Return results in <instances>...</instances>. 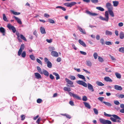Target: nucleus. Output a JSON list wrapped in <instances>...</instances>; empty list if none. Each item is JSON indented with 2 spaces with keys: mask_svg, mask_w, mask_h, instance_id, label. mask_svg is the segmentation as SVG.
Masks as SVG:
<instances>
[{
  "mask_svg": "<svg viewBox=\"0 0 124 124\" xmlns=\"http://www.w3.org/2000/svg\"><path fill=\"white\" fill-rule=\"evenodd\" d=\"M11 12L13 14L15 15H19L20 14V13L19 12H14L13 11H12Z\"/></svg>",
  "mask_w": 124,
  "mask_h": 124,
  "instance_id": "obj_46",
  "label": "nucleus"
},
{
  "mask_svg": "<svg viewBox=\"0 0 124 124\" xmlns=\"http://www.w3.org/2000/svg\"><path fill=\"white\" fill-rule=\"evenodd\" d=\"M108 117L113 116V117H111L110 118V120L114 122H117L118 123L121 122V118L118 116L116 115H111L109 114H108Z\"/></svg>",
  "mask_w": 124,
  "mask_h": 124,
  "instance_id": "obj_2",
  "label": "nucleus"
},
{
  "mask_svg": "<svg viewBox=\"0 0 124 124\" xmlns=\"http://www.w3.org/2000/svg\"><path fill=\"white\" fill-rule=\"evenodd\" d=\"M96 83L97 85L99 86H102L104 85V84H103L101 82L98 81H97L96 82Z\"/></svg>",
  "mask_w": 124,
  "mask_h": 124,
  "instance_id": "obj_22",
  "label": "nucleus"
},
{
  "mask_svg": "<svg viewBox=\"0 0 124 124\" xmlns=\"http://www.w3.org/2000/svg\"><path fill=\"white\" fill-rule=\"evenodd\" d=\"M76 3L75 2H72L70 3H64V5L68 7H71L72 6L74 5Z\"/></svg>",
  "mask_w": 124,
  "mask_h": 124,
  "instance_id": "obj_9",
  "label": "nucleus"
},
{
  "mask_svg": "<svg viewBox=\"0 0 124 124\" xmlns=\"http://www.w3.org/2000/svg\"><path fill=\"white\" fill-rule=\"evenodd\" d=\"M0 31L2 33L5 32V29L2 27H1L0 28Z\"/></svg>",
  "mask_w": 124,
  "mask_h": 124,
  "instance_id": "obj_43",
  "label": "nucleus"
},
{
  "mask_svg": "<svg viewBox=\"0 0 124 124\" xmlns=\"http://www.w3.org/2000/svg\"><path fill=\"white\" fill-rule=\"evenodd\" d=\"M40 31L41 33L42 34H45L46 33V32L45 28L42 27H40Z\"/></svg>",
  "mask_w": 124,
  "mask_h": 124,
  "instance_id": "obj_19",
  "label": "nucleus"
},
{
  "mask_svg": "<svg viewBox=\"0 0 124 124\" xmlns=\"http://www.w3.org/2000/svg\"><path fill=\"white\" fill-rule=\"evenodd\" d=\"M21 56L23 58H24L26 55V52L25 51H23L22 54H21Z\"/></svg>",
  "mask_w": 124,
  "mask_h": 124,
  "instance_id": "obj_44",
  "label": "nucleus"
},
{
  "mask_svg": "<svg viewBox=\"0 0 124 124\" xmlns=\"http://www.w3.org/2000/svg\"><path fill=\"white\" fill-rule=\"evenodd\" d=\"M13 17L15 19L16 21L19 24H22V22L20 19L15 16H14Z\"/></svg>",
  "mask_w": 124,
  "mask_h": 124,
  "instance_id": "obj_17",
  "label": "nucleus"
},
{
  "mask_svg": "<svg viewBox=\"0 0 124 124\" xmlns=\"http://www.w3.org/2000/svg\"><path fill=\"white\" fill-rule=\"evenodd\" d=\"M82 100L83 101H86L87 100V97L86 96H84L83 97Z\"/></svg>",
  "mask_w": 124,
  "mask_h": 124,
  "instance_id": "obj_54",
  "label": "nucleus"
},
{
  "mask_svg": "<svg viewBox=\"0 0 124 124\" xmlns=\"http://www.w3.org/2000/svg\"><path fill=\"white\" fill-rule=\"evenodd\" d=\"M96 8L97 9L101 11H103L104 10V9L101 7H97Z\"/></svg>",
  "mask_w": 124,
  "mask_h": 124,
  "instance_id": "obj_36",
  "label": "nucleus"
},
{
  "mask_svg": "<svg viewBox=\"0 0 124 124\" xmlns=\"http://www.w3.org/2000/svg\"><path fill=\"white\" fill-rule=\"evenodd\" d=\"M3 20L6 22H8V20H7V17L4 14H3Z\"/></svg>",
  "mask_w": 124,
  "mask_h": 124,
  "instance_id": "obj_37",
  "label": "nucleus"
},
{
  "mask_svg": "<svg viewBox=\"0 0 124 124\" xmlns=\"http://www.w3.org/2000/svg\"><path fill=\"white\" fill-rule=\"evenodd\" d=\"M69 78H70L72 80H74L76 79L75 77L73 76H70Z\"/></svg>",
  "mask_w": 124,
  "mask_h": 124,
  "instance_id": "obj_40",
  "label": "nucleus"
},
{
  "mask_svg": "<svg viewBox=\"0 0 124 124\" xmlns=\"http://www.w3.org/2000/svg\"><path fill=\"white\" fill-rule=\"evenodd\" d=\"M115 89L118 91H121L122 90V88L120 86L116 85H114Z\"/></svg>",
  "mask_w": 124,
  "mask_h": 124,
  "instance_id": "obj_10",
  "label": "nucleus"
},
{
  "mask_svg": "<svg viewBox=\"0 0 124 124\" xmlns=\"http://www.w3.org/2000/svg\"><path fill=\"white\" fill-rule=\"evenodd\" d=\"M37 102L38 103H40L42 101V99H38L37 101Z\"/></svg>",
  "mask_w": 124,
  "mask_h": 124,
  "instance_id": "obj_55",
  "label": "nucleus"
},
{
  "mask_svg": "<svg viewBox=\"0 0 124 124\" xmlns=\"http://www.w3.org/2000/svg\"><path fill=\"white\" fill-rule=\"evenodd\" d=\"M43 73L44 75L47 77H48L49 75V73L46 70L44 69H43Z\"/></svg>",
  "mask_w": 124,
  "mask_h": 124,
  "instance_id": "obj_21",
  "label": "nucleus"
},
{
  "mask_svg": "<svg viewBox=\"0 0 124 124\" xmlns=\"http://www.w3.org/2000/svg\"><path fill=\"white\" fill-rule=\"evenodd\" d=\"M115 75L117 78L120 79L121 78V75L119 73L116 72L115 73Z\"/></svg>",
  "mask_w": 124,
  "mask_h": 124,
  "instance_id": "obj_35",
  "label": "nucleus"
},
{
  "mask_svg": "<svg viewBox=\"0 0 124 124\" xmlns=\"http://www.w3.org/2000/svg\"><path fill=\"white\" fill-rule=\"evenodd\" d=\"M36 61H37V62L38 63H39L41 65H42V62H41V61L40 59H39L38 58H37L36 59Z\"/></svg>",
  "mask_w": 124,
  "mask_h": 124,
  "instance_id": "obj_53",
  "label": "nucleus"
},
{
  "mask_svg": "<svg viewBox=\"0 0 124 124\" xmlns=\"http://www.w3.org/2000/svg\"><path fill=\"white\" fill-rule=\"evenodd\" d=\"M108 11H106L105 12V18H104L102 16H100L99 18L101 20L108 22L109 19L108 14L109 12V15L112 17H113L114 16V13L112 11L111 9L108 10Z\"/></svg>",
  "mask_w": 124,
  "mask_h": 124,
  "instance_id": "obj_1",
  "label": "nucleus"
},
{
  "mask_svg": "<svg viewBox=\"0 0 124 124\" xmlns=\"http://www.w3.org/2000/svg\"><path fill=\"white\" fill-rule=\"evenodd\" d=\"M109 56L111 59L113 61H115L116 60V59L114 58V57L111 56V55H109Z\"/></svg>",
  "mask_w": 124,
  "mask_h": 124,
  "instance_id": "obj_59",
  "label": "nucleus"
},
{
  "mask_svg": "<svg viewBox=\"0 0 124 124\" xmlns=\"http://www.w3.org/2000/svg\"><path fill=\"white\" fill-rule=\"evenodd\" d=\"M80 52L81 54L84 55H86V53L84 51H80Z\"/></svg>",
  "mask_w": 124,
  "mask_h": 124,
  "instance_id": "obj_60",
  "label": "nucleus"
},
{
  "mask_svg": "<svg viewBox=\"0 0 124 124\" xmlns=\"http://www.w3.org/2000/svg\"><path fill=\"white\" fill-rule=\"evenodd\" d=\"M87 87L88 89L91 91L93 92L94 91L93 86L90 83H87Z\"/></svg>",
  "mask_w": 124,
  "mask_h": 124,
  "instance_id": "obj_11",
  "label": "nucleus"
},
{
  "mask_svg": "<svg viewBox=\"0 0 124 124\" xmlns=\"http://www.w3.org/2000/svg\"><path fill=\"white\" fill-rule=\"evenodd\" d=\"M93 56L95 59H96L98 56L97 54L96 53H94L93 54Z\"/></svg>",
  "mask_w": 124,
  "mask_h": 124,
  "instance_id": "obj_48",
  "label": "nucleus"
},
{
  "mask_svg": "<svg viewBox=\"0 0 124 124\" xmlns=\"http://www.w3.org/2000/svg\"><path fill=\"white\" fill-rule=\"evenodd\" d=\"M49 50L50 51H51L52 50H55V48H54V47L53 46H50L48 48Z\"/></svg>",
  "mask_w": 124,
  "mask_h": 124,
  "instance_id": "obj_38",
  "label": "nucleus"
},
{
  "mask_svg": "<svg viewBox=\"0 0 124 124\" xmlns=\"http://www.w3.org/2000/svg\"><path fill=\"white\" fill-rule=\"evenodd\" d=\"M49 77L51 79H53L54 78V76L51 74H50L49 75Z\"/></svg>",
  "mask_w": 124,
  "mask_h": 124,
  "instance_id": "obj_64",
  "label": "nucleus"
},
{
  "mask_svg": "<svg viewBox=\"0 0 124 124\" xmlns=\"http://www.w3.org/2000/svg\"><path fill=\"white\" fill-rule=\"evenodd\" d=\"M104 80L105 81L107 82H112V79L108 77H105L104 78Z\"/></svg>",
  "mask_w": 124,
  "mask_h": 124,
  "instance_id": "obj_23",
  "label": "nucleus"
},
{
  "mask_svg": "<svg viewBox=\"0 0 124 124\" xmlns=\"http://www.w3.org/2000/svg\"><path fill=\"white\" fill-rule=\"evenodd\" d=\"M63 89L65 91L68 92H69L70 91H71L70 88H68L66 87H64L63 88Z\"/></svg>",
  "mask_w": 124,
  "mask_h": 124,
  "instance_id": "obj_34",
  "label": "nucleus"
},
{
  "mask_svg": "<svg viewBox=\"0 0 124 124\" xmlns=\"http://www.w3.org/2000/svg\"><path fill=\"white\" fill-rule=\"evenodd\" d=\"M119 52L124 53V48L121 47L119 49Z\"/></svg>",
  "mask_w": 124,
  "mask_h": 124,
  "instance_id": "obj_45",
  "label": "nucleus"
},
{
  "mask_svg": "<svg viewBox=\"0 0 124 124\" xmlns=\"http://www.w3.org/2000/svg\"><path fill=\"white\" fill-rule=\"evenodd\" d=\"M112 34V32L107 30L106 31L105 34L106 35H111Z\"/></svg>",
  "mask_w": 124,
  "mask_h": 124,
  "instance_id": "obj_29",
  "label": "nucleus"
},
{
  "mask_svg": "<svg viewBox=\"0 0 124 124\" xmlns=\"http://www.w3.org/2000/svg\"><path fill=\"white\" fill-rule=\"evenodd\" d=\"M29 57L32 60H35V58L34 56L33 55H30Z\"/></svg>",
  "mask_w": 124,
  "mask_h": 124,
  "instance_id": "obj_42",
  "label": "nucleus"
},
{
  "mask_svg": "<svg viewBox=\"0 0 124 124\" xmlns=\"http://www.w3.org/2000/svg\"><path fill=\"white\" fill-rule=\"evenodd\" d=\"M20 37L21 38L23 39V40L26 41H27L25 37L22 35L21 34L20 35Z\"/></svg>",
  "mask_w": 124,
  "mask_h": 124,
  "instance_id": "obj_39",
  "label": "nucleus"
},
{
  "mask_svg": "<svg viewBox=\"0 0 124 124\" xmlns=\"http://www.w3.org/2000/svg\"><path fill=\"white\" fill-rule=\"evenodd\" d=\"M86 13L92 16H97L98 15V14H96L95 13H93L91 12H90L86 10Z\"/></svg>",
  "mask_w": 124,
  "mask_h": 124,
  "instance_id": "obj_13",
  "label": "nucleus"
},
{
  "mask_svg": "<svg viewBox=\"0 0 124 124\" xmlns=\"http://www.w3.org/2000/svg\"><path fill=\"white\" fill-rule=\"evenodd\" d=\"M93 110L94 113L96 115H97L98 114V110L97 109L95 108L93 109Z\"/></svg>",
  "mask_w": 124,
  "mask_h": 124,
  "instance_id": "obj_49",
  "label": "nucleus"
},
{
  "mask_svg": "<svg viewBox=\"0 0 124 124\" xmlns=\"http://www.w3.org/2000/svg\"><path fill=\"white\" fill-rule=\"evenodd\" d=\"M78 42L80 44L82 45L84 47H86V46L85 43L82 41L81 39H79L78 40Z\"/></svg>",
  "mask_w": 124,
  "mask_h": 124,
  "instance_id": "obj_18",
  "label": "nucleus"
},
{
  "mask_svg": "<svg viewBox=\"0 0 124 124\" xmlns=\"http://www.w3.org/2000/svg\"><path fill=\"white\" fill-rule=\"evenodd\" d=\"M113 5L114 7H116L119 4V2L118 1H113Z\"/></svg>",
  "mask_w": 124,
  "mask_h": 124,
  "instance_id": "obj_31",
  "label": "nucleus"
},
{
  "mask_svg": "<svg viewBox=\"0 0 124 124\" xmlns=\"http://www.w3.org/2000/svg\"><path fill=\"white\" fill-rule=\"evenodd\" d=\"M76 82L78 84L82 85L85 87H87V84L82 81L78 80L76 81Z\"/></svg>",
  "mask_w": 124,
  "mask_h": 124,
  "instance_id": "obj_5",
  "label": "nucleus"
},
{
  "mask_svg": "<svg viewBox=\"0 0 124 124\" xmlns=\"http://www.w3.org/2000/svg\"><path fill=\"white\" fill-rule=\"evenodd\" d=\"M51 54L54 57H58L59 55L58 53L56 51H52L51 53Z\"/></svg>",
  "mask_w": 124,
  "mask_h": 124,
  "instance_id": "obj_12",
  "label": "nucleus"
},
{
  "mask_svg": "<svg viewBox=\"0 0 124 124\" xmlns=\"http://www.w3.org/2000/svg\"><path fill=\"white\" fill-rule=\"evenodd\" d=\"M102 103H104L108 107H111L112 106V104L108 102L103 101Z\"/></svg>",
  "mask_w": 124,
  "mask_h": 124,
  "instance_id": "obj_28",
  "label": "nucleus"
},
{
  "mask_svg": "<svg viewBox=\"0 0 124 124\" xmlns=\"http://www.w3.org/2000/svg\"><path fill=\"white\" fill-rule=\"evenodd\" d=\"M48 22L50 23H55L54 21L53 20L50 19H48Z\"/></svg>",
  "mask_w": 124,
  "mask_h": 124,
  "instance_id": "obj_47",
  "label": "nucleus"
},
{
  "mask_svg": "<svg viewBox=\"0 0 124 124\" xmlns=\"http://www.w3.org/2000/svg\"><path fill=\"white\" fill-rule=\"evenodd\" d=\"M104 99V98L103 97H100L98 98V99L101 102H103L102 101Z\"/></svg>",
  "mask_w": 124,
  "mask_h": 124,
  "instance_id": "obj_50",
  "label": "nucleus"
},
{
  "mask_svg": "<svg viewBox=\"0 0 124 124\" xmlns=\"http://www.w3.org/2000/svg\"><path fill=\"white\" fill-rule=\"evenodd\" d=\"M7 26L9 30H12L13 32L14 33L16 31V28L14 26H12L10 24H8L7 25Z\"/></svg>",
  "mask_w": 124,
  "mask_h": 124,
  "instance_id": "obj_7",
  "label": "nucleus"
},
{
  "mask_svg": "<svg viewBox=\"0 0 124 124\" xmlns=\"http://www.w3.org/2000/svg\"><path fill=\"white\" fill-rule=\"evenodd\" d=\"M65 80L66 82L67 83V84L70 85V86L69 87H75L74 85H73V82L72 81L70 80H69L67 78H65Z\"/></svg>",
  "mask_w": 124,
  "mask_h": 124,
  "instance_id": "obj_8",
  "label": "nucleus"
},
{
  "mask_svg": "<svg viewBox=\"0 0 124 124\" xmlns=\"http://www.w3.org/2000/svg\"><path fill=\"white\" fill-rule=\"evenodd\" d=\"M24 45L23 44L21 45L20 48L18 52V55L19 56H20L21 55L22 51L24 49Z\"/></svg>",
  "mask_w": 124,
  "mask_h": 124,
  "instance_id": "obj_6",
  "label": "nucleus"
},
{
  "mask_svg": "<svg viewBox=\"0 0 124 124\" xmlns=\"http://www.w3.org/2000/svg\"><path fill=\"white\" fill-rule=\"evenodd\" d=\"M77 76L79 78L83 79L84 81H86V80H85V78L83 75H82L78 74L77 75Z\"/></svg>",
  "mask_w": 124,
  "mask_h": 124,
  "instance_id": "obj_20",
  "label": "nucleus"
},
{
  "mask_svg": "<svg viewBox=\"0 0 124 124\" xmlns=\"http://www.w3.org/2000/svg\"><path fill=\"white\" fill-rule=\"evenodd\" d=\"M105 70L106 72H111V71L108 68H105Z\"/></svg>",
  "mask_w": 124,
  "mask_h": 124,
  "instance_id": "obj_63",
  "label": "nucleus"
},
{
  "mask_svg": "<svg viewBox=\"0 0 124 124\" xmlns=\"http://www.w3.org/2000/svg\"><path fill=\"white\" fill-rule=\"evenodd\" d=\"M21 120H24L25 118V116L24 115H21Z\"/></svg>",
  "mask_w": 124,
  "mask_h": 124,
  "instance_id": "obj_62",
  "label": "nucleus"
},
{
  "mask_svg": "<svg viewBox=\"0 0 124 124\" xmlns=\"http://www.w3.org/2000/svg\"><path fill=\"white\" fill-rule=\"evenodd\" d=\"M119 37L120 39H123L124 37V34L123 32L121 31L119 34Z\"/></svg>",
  "mask_w": 124,
  "mask_h": 124,
  "instance_id": "obj_27",
  "label": "nucleus"
},
{
  "mask_svg": "<svg viewBox=\"0 0 124 124\" xmlns=\"http://www.w3.org/2000/svg\"><path fill=\"white\" fill-rule=\"evenodd\" d=\"M35 77L36 78L39 79L41 78V75L38 73H34Z\"/></svg>",
  "mask_w": 124,
  "mask_h": 124,
  "instance_id": "obj_15",
  "label": "nucleus"
},
{
  "mask_svg": "<svg viewBox=\"0 0 124 124\" xmlns=\"http://www.w3.org/2000/svg\"><path fill=\"white\" fill-rule=\"evenodd\" d=\"M53 75H55L56 76V79L57 80H58L60 78V77L59 75L56 72H53Z\"/></svg>",
  "mask_w": 124,
  "mask_h": 124,
  "instance_id": "obj_24",
  "label": "nucleus"
},
{
  "mask_svg": "<svg viewBox=\"0 0 124 124\" xmlns=\"http://www.w3.org/2000/svg\"><path fill=\"white\" fill-rule=\"evenodd\" d=\"M111 4L109 3H108L106 4V6L108 8V10L112 9V8L111 7Z\"/></svg>",
  "mask_w": 124,
  "mask_h": 124,
  "instance_id": "obj_16",
  "label": "nucleus"
},
{
  "mask_svg": "<svg viewBox=\"0 0 124 124\" xmlns=\"http://www.w3.org/2000/svg\"><path fill=\"white\" fill-rule=\"evenodd\" d=\"M86 64L87 65L89 66H91L92 65L91 62L89 60H87L86 61Z\"/></svg>",
  "mask_w": 124,
  "mask_h": 124,
  "instance_id": "obj_30",
  "label": "nucleus"
},
{
  "mask_svg": "<svg viewBox=\"0 0 124 124\" xmlns=\"http://www.w3.org/2000/svg\"><path fill=\"white\" fill-rule=\"evenodd\" d=\"M73 97L77 99L78 100H81V97L79 96L77 94H75L74 95Z\"/></svg>",
  "mask_w": 124,
  "mask_h": 124,
  "instance_id": "obj_25",
  "label": "nucleus"
},
{
  "mask_svg": "<svg viewBox=\"0 0 124 124\" xmlns=\"http://www.w3.org/2000/svg\"><path fill=\"white\" fill-rule=\"evenodd\" d=\"M91 1L93 3H96L98 2V0H91Z\"/></svg>",
  "mask_w": 124,
  "mask_h": 124,
  "instance_id": "obj_61",
  "label": "nucleus"
},
{
  "mask_svg": "<svg viewBox=\"0 0 124 124\" xmlns=\"http://www.w3.org/2000/svg\"><path fill=\"white\" fill-rule=\"evenodd\" d=\"M100 122L103 124H111V122L109 120H105L103 118L99 119Z\"/></svg>",
  "mask_w": 124,
  "mask_h": 124,
  "instance_id": "obj_3",
  "label": "nucleus"
},
{
  "mask_svg": "<svg viewBox=\"0 0 124 124\" xmlns=\"http://www.w3.org/2000/svg\"><path fill=\"white\" fill-rule=\"evenodd\" d=\"M44 61L45 62H46L47 64V67L49 68H51L52 67V64L49 61L48 59L46 58H45Z\"/></svg>",
  "mask_w": 124,
  "mask_h": 124,
  "instance_id": "obj_4",
  "label": "nucleus"
},
{
  "mask_svg": "<svg viewBox=\"0 0 124 124\" xmlns=\"http://www.w3.org/2000/svg\"><path fill=\"white\" fill-rule=\"evenodd\" d=\"M61 115H62L66 117L67 118H68L69 119H70L71 118V117L70 116L66 114H61Z\"/></svg>",
  "mask_w": 124,
  "mask_h": 124,
  "instance_id": "obj_33",
  "label": "nucleus"
},
{
  "mask_svg": "<svg viewBox=\"0 0 124 124\" xmlns=\"http://www.w3.org/2000/svg\"><path fill=\"white\" fill-rule=\"evenodd\" d=\"M85 106L89 109L91 108V106L90 105L86 102H83Z\"/></svg>",
  "mask_w": 124,
  "mask_h": 124,
  "instance_id": "obj_26",
  "label": "nucleus"
},
{
  "mask_svg": "<svg viewBox=\"0 0 124 124\" xmlns=\"http://www.w3.org/2000/svg\"><path fill=\"white\" fill-rule=\"evenodd\" d=\"M105 43L106 45H109L112 44V43L110 41H106L105 42Z\"/></svg>",
  "mask_w": 124,
  "mask_h": 124,
  "instance_id": "obj_52",
  "label": "nucleus"
},
{
  "mask_svg": "<svg viewBox=\"0 0 124 124\" xmlns=\"http://www.w3.org/2000/svg\"><path fill=\"white\" fill-rule=\"evenodd\" d=\"M37 69L38 72L41 74H43V72L42 71L41 68L39 66H37Z\"/></svg>",
  "mask_w": 124,
  "mask_h": 124,
  "instance_id": "obj_32",
  "label": "nucleus"
},
{
  "mask_svg": "<svg viewBox=\"0 0 124 124\" xmlns=\"http://www.w3.org/2000/svg\"><path fill=\"white\" fill-rule=\"evenodd\" d=\"M100 42L101 43L102 45H104L105 43L104 39L103 38H101L100 39Z\"/></svg>",
  "mask_w": 124,
  "mask_h": 124,
  "instance_id": "obj_51",
  "label": "nucleus"
},
{
  "mask_svg": "<svg viewBox=\"0 0 124 124\" xmlns=\"http://www.w3.org/2000/svg\"><path fill=\"white\" fill-rule=\"evenodd\" d=\"M52 39H47L46 40V41L48 43H51L52 42Z\"/></svg>",
  "mask_w": 124,
  "mask_h": 124,
  "instance_id": "obj_58",
  "label": "nucleus"
},
{
  "mask_svg": "<svg viewBox=\"0 0 124 124\" xmlns=\"http://www.w3.org/2000/svg\"><path fill=\"white\" fill-rule=\"evenodd\" d=\"M98 57V59L99 61L101 62H103V58L99 56Z\"/></svg>",
  "mask_w": 124,
  "mask_h": 124,
  "instance_id": "obj_41",
  "label": "nucleus"
},
{
  "mask_svg": "<svg viewBox=\"0 0 124 124\" xmlns=\"http://www.w3.org/2000/svg\"><path fill=\"white\" fill-rule=\"evenodd\" d=\"M77 28L81 32L84 34H86V33L84 29H82L78 25L77 26Z\"/></svg>",
  "mask_w": 124,
  "mask_h": 124,
  "instance_id": "obj_14",
  "label": "nucleus"
},
{
  "mask_svg": "<svg viewBox=\"0 0 124 124\" xmlns=\"http://www.w3.org/2000/svg\"><path fill=\"white\" fill-rule=\"evenodd\" d=\"M69 103L72 106H74V105L73 102L72 101H69Z\"/></svg>",
  "mask_w": 124,
  "mask_h": 124,
  "instance_id": "obj_56",
  "label": "nucleus"
},
{
  "mask_svg": "<svg viewBox=\"0 0 124 124\" xmlns=\"http://www.w3.org/2000/svg\"><path fill=\"white\" fill-rule=\"evenodd\" d=\"M114 102V104L116 105H118L120 104L119 102L117 101H115Z\"/></svg>",
  "mask_w": 124,
  "mask_h": 124,
  "instance_id": "obj_57",
  "label": "nucleus"
}]
</instances>
